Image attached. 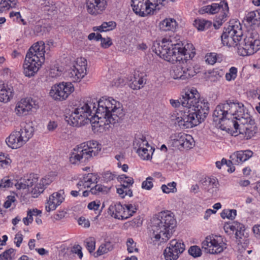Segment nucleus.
Returning <instances> with one entry per match:
<instances>
[{
  "instance_id": "1",
  "label": "nucleus",
  "mask_w": 260,
  "mask_h": 260,
  "mask_svg": "<svg viewBox=\"0 0 260 260\" xmlns=\"http://www.w3.org/2000/svg\"><path fill=\"white\" fill-rule=\"evenodd\" d=\"M170 103L173 107H179L181 105L184 108L171 116V120L182 129L199 125L205 120L209 111L208 102L200 98L199 93L194 87L185 89L182 92L180 100L171 99Z\"/></svg>"
},
{
  "instance_id": "2",
  "label": "nucleus",
  "mask_w": 260,
  "mask_h": 260,
  "mask_svg": "<svg viewBox=\"0 0 260 260\" xmlns=\"http://www.w3.org/2000/svg\"><path fill=\"white\" fill-rule=\"evenodd\" d=\"M249 114L243 103L237 100H229L225 103L218 105L213 114L214 121L218 122L223 130V125L228 120L239 121V118Z\"/></svg>"
},
{
  "instance_id": "3",
  "label": "nucleus",
  "mask_w": 260,
  "mask_h": 260,
  "mask_svg": "<svg viewBox=\"0 0 260 260\" xmlns=\"http://www.w3.org/2000/svg\"><path fill=\"white\" fill-rule=\"evenodd\" d=\"M175 39L164 38V59L174 63L184 59L190 60L195 55V48L191 43L182 44L176 43Z\"/></svg>"
},
{
  "instance_id": "4",
  "label": "nucleus",
  "mask_w": 260,
  "mask_h": 260,
  "mask_svg": "<svg viewBox=\"0 0 260 260\" xmlns=\"http://www.w3.org/2000/svg\"><path fill=\"white\" fill-rule=\"evenodd\" d=\"M96 110L98 119H105L109 123L119 122L124 116L125 113L119 102L112 98L102 97L98 103Z\"/></svg>"
},
{
  "instance_id": "5",
  "label": "nucleus",
  "mask_w": 260,
  "mask_h": 260,
  "mask_svg": "<svg viewBox=\"0 0 260 260\" xmlns=\"http://www.w3.org/2000/svg\"><path fill=\"white\" fill-rule=\"evenodd\" d=\"M223 125V131L239 132L246 139H249L254 136L257 131L254 120L249 114H246L245 117L239 118V121L228 120Z\"/></svg>"
},
{
  "instance_id": "6",
  "label": "nucleus",
  "mask_w": 260,
  "mask_h": 260,
  "mask_svg": "<svg viewBox=\"0 0 260 260\" xmlns=\"http://www.w3.org/2000/svg\"><path fill=\"white\" fill-rule=\"evenodd\" d=\"M101 149V146L95 141L81 144L73 149L70 154V161L72 164L85 163L98 155Z\"/></svg>"
},
{
  "instance_id": "7",
  "label": "nucleus",
  "mask_w": 260,
  "mask_h": 260,
  "mask_svg": "<svg viewBox=\"0 0 260 260\" xmlns=\"http://www.w3.org/2000/svg\"><path fill=\"white\" fill-rule=\"evenodd\" d=\"M199 12L200 14L218 13L214 23L216 28H219L229 17L228 4L225 1H221L219 4L213 3L210 5L204 6L199 10Z\"/></svg>"
},
{
  "instance_id": "8",
  "label": "nucleus",
  "mask_w": 260,
  "mask_h": 260,
  "mask_svg": "<svg viewBox=\"0 0 260 260\" xmlns=\"http://www.w3.org/2000/svg\"><path fill=\"white\" fill-rule=\"evenodd\" d=\"M260 49L259 35L256 31L248 32L238 47V54L243 56L251 55Z\"/></svg>"
},
{
  "instance_id": "9",
  "label": "nucleus",
  "mask_w": 260,
  "mask_h": 260,
  "mask_svg": "<svg viewBox=\"0 0 260 260\" xmlns=\"http://www.w3.org/2000/svg\"><path fill=\"white\" fill-rule=\"evenodd\" d=\"M131 6L136 14L144 17L160 10L162 7V2L158 0H131Z\"/></svg>"
},
{
  "instance_id": "10",
  "label": "nucleus",
  "mask_w": 260,
  "mask_h": 260,
  "mask_svg": "<svg viewBox=\"0 0 260 260\" xmlns=\"http://www.w3.org/2000/svg\"><path fill=\"white\" fill-rule=\"evenodd\" d=\"M32 136V127L27 125L19 131L13 132L6 139V142L12 149L22 147Z\"/></svg>"
},
{
  "instance_id": "11",
  "label": "nucleus",
  "mask_w": 260,
  "mask_h": 260,
  "mask_svg": "<svg viewBox=\"0 0 260 260\" xmlns=\"http://www.w3.org/2000/svg\"><path fill=\"white\" fill-rule=\"evenodd\" d=\"M243 36L240 23L236 22L225 28L221 36V41L224 45L229 47L239 46Z\"/></svg>"
},
{
  "instance_id": "12",
  "label": "nucleus",
  "mask_w": 260,
  "mask_h": 260,
  "mask_svg": "<svg viewBox=\"0 0 260 260\" xmlns=\"http://www.w3.org/2000/svg\"><path fill=\"white\" fill-rule=\"evenodd\" d=\"M169 146L179 150L190 149L194 146V141L191 136L184 133L172 134L168 140Z\"/></svg>"
},
{
  "instance_id": "13",
  "label": "nucleus",
  "mask_w": 260,
  "mask_h": 260,
  "mask_svg": "<svg viewBox=\"0 0 260 260\" xmlns=\"http://www.w3.org/2000/svg\"><path fill=\"white\" fill-rule=\"evenodd\" d=\"M176 63V64L172 66L170 72V75L173 79L184 80L194 75V71L189 66L190 60L183 59Z\"/></svg>"
},
{
  "instance_id": "14",
  "label": "nucleus",
  "mask_w": 260,
  "mask_h": 260,
  "mask_svg": "<svg viewBox=\"0 0 260 260\" xmlns=\"http://www.w3.org/2000/svg\"><path fill=\"white\" fill-rule=\"evenodd\" d=\"M38 179L34 175L30 176L27 178H21L15 184V186L18 189H24L31 187V193L32 197L37 198L44 191L43 184L38 182Z\"/></svg>"
},
{
  "instance_id": "15",
  "label": "nucleus",
  "mask_w": 260,
  "mask_h": 260,
  "mask_svg": "<svg viewBox=\"0 0 260 260\" xmlns=\"http://www.w3.org/2000/svg\"><path fill=\"white\" fill-rule=\"evenodd\" d=\"M82 110L81 109V110H79L75 109L71 114L66 116V121L74 126H80L88 123H95L96 122V116L88 115L87 114L82 112Z\"/></svg>"
},
{
  "instance_id": "16",
  "label": "nucleus",
  "mask_w": 260,
  "mask_h": 260,
  "mask_svg": "<svg viewBox=\"0 0 260 260\" xmlns=\"http://www.w3.org/2000/svg\"><path fill=\"white\" fill-rule=\"evenodd\" d=\"M74 90L71 82H61L53 85L50 91V96L55 100H65Z\"/></svg>"
},
{
  "instance_id": "17",
  "label": "nucleus",
  "mask_w": 260,
  "mask_h": 260,
  "mask_svg": "<svg viewBox=\"0 0 260 260\" xmlns=\"http://www.w3.org/2000/svg\"><path fill=\"white\" fill-rule=\"evenodd\" d=\"M202 247L211 254H218L226 248L225 244L221 236L211 235L206 238L202 242Z\"/></svg>"
},
{
  "instance_id": "18",
  "label": "nucleus",
  "mask_w": 260,
  "mask_h": 260,
  "mask_svg": "<svg viewBox=\"0 0 260 260\" xmlns=\"http://www.w3.org/2000/svg\"><path fill=\"white\" fill-rule=\"evenodd\" d=\"M86 60L78 58L76 64L66 72V76L72 82H78L86 74Z\"/></svg>"
},
{
  "instance_id": "19",
  "label": "nucleus",
  "mask_w": 260,
  "mask_h": 260,
  "mask_svg": "<svg viewBox=\"0 0 260 260\" xmlns=\"http://www.w3.org/2000/svg\"><path fill=\"white\" fill-rule=\"evenodd\" d=\"M184 244L176 239L172 240L165 250L164 256L166 260H176L185 250Z\"/></svg>"
},
{
  "instance_id": "20",
  "label": "nucleus",
  "mask_w": 260,
  "mask_h": 260,
  "mask_svg": "<svg viewBox=\"0 0 260 260\" xmlns=\"http://www.w3.org/2000/svg\"><path fill=\"white\" fill-rule=\"evenodd\" d=\"M109 0H85L87 13L96 17L102 15L108 7Z\"/></svg>"
},
{
  "instance_id": "21",
  "label": "nucleus",
  "mask_w": 260,
  "mask_h": 260,
  "mask_svg": "<svg viewBox=\"0 0 260 260\" xmlns=\"http://www.w3.org/2000/svg\"><path fill=\"white\" fill-rule=\"evenodd\" d=\"M44 62L42 57L38 59V57L26 54L23 63L24 74L29 77L34 76Z\"/></svg>"
},
{
  "instance_id": "22",
  "label": "nucleus",
  "mask_w": 260,
  "mask_h": 260,
  "mask_svg": "<svg viewBox=\"0 0 260 260\" xmlns=\"http://www.w3.org/2000/svg\"><path fill=\"white\" fill-rule=\"evenodd\" d=\"M176 224L174 214L170 211H164V242L172 236Z\"/></svg>"
},
{
  "instance_id": "23",
  "label": "nucleus",
  "mask_w": 260,
  "mask_h": 260,
  "mask_svg": "<svg viewBox=\"0 0 260 260\" xmlns=\"http://www.w3.org/2000/svg\"><path fill=\"white\" fill-rule=\"evenodd\" d=\"M39 108L38 103L30 98L22 99L16 104L15 112L19 116L26 115L32 109Z\"/></svg>"
},
{
  "instance_id": "24",
  "label": "nucleus",
  "mask_w": 260,
  "mask_h": 260,
  "mask_svg": "<svg viewBox=\"0 0 260 260\" xmlns=\"http://www.w3.org/2000/svg\"><path fill=\"white\" fill-rule=\"evenodd\" d=\"M161 213L162 212H160L158 214L155 215L151 220V230L152 231L151 239L154 244H160L158 242L160 239V234L162 232L161 230L162 227V222L161 221L162 216Z\"/></svg>"
},
{
  "instance_id": "25",
  "label": "nucleus",
  "mask_w": 260,
  "mask_h": 260,
  "mask_svg": "<svg viewBox=\"0 0 260 260\" xmlns=\"http://www.w3.org/2000/svg\"><path fill=\"white\" fill-rule=\"evenodd\" d=\"M253 155V152L249 150L237 151L230 156L229 165H238L246 161Z\"/></svg>"
},
{
  "instance_id": "26",
  "label": "nucleus",
  "mask_w": 260,
  "mask_h": 260,
  "mask_svg": "<svg viewBox=\"0 0 260 260\" xmlns=\"http://www.w3.org/2000/svg\"><path fill=\"white\" fill-rule=\"evenodd\" d=\"M60 190L59 192L53 193L47 200L46 203L45 209L47 212H50L56 209L64 200L62 196L63 192Z\"/></svg>"
},
{
  "instance_id": "27",
  "label": "nucleus",
  "mask_w": 260,
  "mask_h": 260,
  "mask_svg": "<svg viewBox=\"0 0 260 260\" xmlns=\"http://www.w3.org/2000/svg\"><path fill=\"white\" fill-rule=\"evenodd\" d=\"M178 25V24L174 18H168L164 19V38L167 37L168 39L174 40V32Z\"/></svg>"
},
{
  "instance_id": "28",
  "label": "nucleus",
  "mask_w": 260,
  "mask_h": 260,
  "mask_svg": "<svg viewBox=\"0 0 260 260\" xmlns=\"http://www.w3.org/2000/svg\"><path fill=\"white\" fill-rule=\"evenodd\" d=\"M203 188L212 195L216 194L219 188V183L215 177H204L201 180Z\"/></svg>"
},
{
  "instance_id": "29",
  "label": "nucleus",
  "mask_w": 260,
  "mask_h": 260,
  "mask_svg": "<svg viewBox=\"0 0 260 260\" xmlns=\"http://www.w3.org/2000/svg\"><path fill=\"white\" fill-rule=\"evenodd\" d=\"M96 100L90 99L80 103L76 109L79 110H81V109H82V111L87 114L88 115L95 116L97 109V108L96 109ZM96 117L98 118L97 116Z\"/></svg>"
},
{
  "instance_id": "30",
  "label": "nucleus",
  "mask_w": 260,
  "mask_h": 260,
  "mask_svg": "<svg viewBox=\"0 0 260 260\" xmlns=\"http://www.w3.org/2000/svg\"><path fill=\"white\" fill-rule=\"evenodd\" d=\"M45 43L42 41H39L35 43L28 50L27 54L30 56L38 57V59L43 58V61H45Z\"/></svg>"
},
{
  "instance_id": "31",
  "label": "nucleus",
  "mask_w": 260,
  "mask_h": 260,
  "mask_svg": "<svg viewBox=\"0 0 260 260\" xmlns=\"http://www.w3.org/2000/svg\"><path fill=\"white\" fill-rule=\"evenodd\" d=\"M13 87L9 86L0 81V102L7 103L13 96Z\"/></svg>"
},
{
  "instance_id": "32",
  "label": "nucleus",
  "mask_w": 260,
  "mask_h": 260,
  "mask_svg": "<svg viewBox=\"0 0 260 260\" xmlns=\"http://www.w3.org/2000/svg\"><path fill=\"white\" fill-rule=\"evenodd\" d=\"M224 230L226 233L229 232V230L233 232L236 231L235 237L236 239H238V238H239V239H242L243 236V232L245 229L243 224L237 221H234L225 224L224 226Z\"/></svg>"
},
{
  "instance_id": "33",
  "label": "nucleus",
  "mask_w": 260,
  "mask_h": 260,
  "mask_svg": "<svg viewBox=\"0 0 260 260\" xmlns=\"http://www.w3.org/2000/svg\"><path fill=\"white\" fill-rule=\"evenodd\" d=\"M125 205H122L120 203H116L114 205H111L109 210L112 216L118 219L123 220V217L124 216Z\"/></svg>"
},
{
  "instance_id": "34",
  "label": "nucleus",
  "mask_w": 260,
  "mask_h": 260,
  "mask_svg": "<svg viewBox=\"0 0 260 260\" xmlns=\"http://www.w3.org/2000/svg\"><path fill=\"white\" fill-rule=\"evenodd\" d=\"M146 79L142 75L140 76L136 73L134 75V77L131 79V83L129 86L134 90L140 89L142 88L146 83Z\"/></svg>"
},
{
  "instance_id": "35",
  "label": "nucleus",
  "mask_w": 260,
  "mask_h": 260,
  "mask_svg": "<svg viewBox=\"0 0 260 260\" xmlns=\"http://www.w3.org/2000/svg\"><path fill=\"white\" fill-rule=\"evenodd\" d=\"M149 147H151V146L149 144L146 138L143 136H141V137L136 138L134 141L133 147L136 151Z\"/></svg>"
},
{
  "instance_id": "36",
  "label": "nucleus",
  "mask_w": 260,
  "mask_h": 260,
  "mask_svg": "<svg viewBox=\"0 0 260 260\" xmlns=\"http://www.w3.org/2000/svg\"><path fill=\"white\" fill-rule=\"evenodd\" d=\"M247 22L250 25L260 23V12L257 11L249 12L246 16Z\"/></svg>"
},
{
  "instance_id": "37",
  "label": "nucleus",
  "mask_w": 260,
  "mask_h": 260,
  "mask_svg": "<svg viewBox=\"0 0 260 260\" xmlns=\"http://www.w3.org/2000/svg\"><path fill=\"white\" fill-rule=\"evenodd\" d=\"M113 248V244L109 241H106L100 245L96 253H94V256L97 257L107 253V252L112 251Z\"/></svg>"
},
{
  "instance_id": "38",
  "label": "nucleus",
  "mask_w": 260,
  "mask_h": 260,
  "mask_svg": "<svg viewBox=\"0 0 260 260\" xmlns=\"http://www.w3.org/2000/svg\"><path fill=\"white\" fill-rule=\"evenodd\" d=\"M154 151V149L151 146L138 150L136 152L142 159L149 160L151 158Z\"/></svg>"
},
{
  "instance_id": "39",
  "label": "nucleus",
  "mask_w": 260,
  "mask_h": 260,
  "mask_svg": "<svg viewBox=\"0 0 260 260\" xmlns=\"http://www.w3.org/2000/svg\"><path fill=\"white\" fill-rule=\"evenodd\" d=\"M211 22L205 19H197L194 21V26L200 31L208 29L211 25Z\"/></svg>"
},
{
  "instance_id": "40",
  "label": "nucleus",
  "mask_w": 260,
  "mask_h": 260,
  "mask_svg": "<svg viewBox=\"0 0 260 260\" xmlns=\"http://www.w3.org/2000/svg\"><path fill=\"white\" fill-rule=\"evenodd\" d=\"M138 209V206L132 204L125 205L124 213V216L123 217V220L127 219L132 216Z\"/></svg>"
},
{
  "instance_id": "41",
  "label": "nucleus",
  "mask_w": 260,
  "mask_h": 260,
  "mask_svg": "<svg viewBox=\"0 0 260 260\" xmlns=\"http://www.w3.org/2000/svg\"><path fill=\"white\" fill-rule=\"evenodd\" d=\"M237 215V211L235 209H227L224 210L221 213V217L223 219H225V218L234 219Z\"/></svg>"
},
{
  "instance_id": "42",
  "label": "nucleus",
  "mask_w": 260,
  "mask_h": 260,
  "mask_svg": "<svg viewBox=\"0 0 260 260\" xmlns=\"http://www.w3.org/2000/svg\"><path fill=\"white\" fill-rule=\"evenodd\" d=\"M126 246L128 253L139 252V249L137 247V243L134 242L132 238H128L127 240Z\"/></svg>"
},
{
  "instance_id": "43",
  "label": "nucleus",
  "mask_w": 260,
  "mask_h": 260,
  "mask_svg": "<svg viewBox=\"0 0 260 260\" xmlns=\"http://www.w3.org/2000/svg\"><path fill=\"white\" fill-rule=\"evenodd\" d=\"M238 70L235 67H231L225 74V78L228 81L234 80L237 76Z\"/></svg>"
},
{
  "instance_id": "44",
  "label": "nucleus",
  "mask_w": 260,
  "mask_h": 260,
  "mask_svg": "<svg viewBox=\"0 0 260 260\" xmlns=\"http://www.w3.org/2000/svg\"><path fill=\"white\" fill-rule=\"evenodd\" d=\"M16 199L15 196H8L7 197L6 201L4 203V207L8 208L11 207L14 208L16 206Z\"/></svg>"
},
{
  "instance_id": "45",
  "label": "nucleus",
  "mask_w": 260,
  "mask_h": 260,
  "mask_svg": "<svg viewBox=\"0 0 260 260\" xmlns=\"http://www.w3.org/2000/svg\"><path fill=\"white\" fill-rule=\"evenodd\" d=\"M177 191L176 183L172 182L168 184H164V193H169L170 192H176Z\"/></svg>"
},
{
  "instance_id": "46",
  "label": "nucleus",
  "mask_w": 260,
  "mask_h": 260,
  "mask_svg": "<svg viewBox=\"0 0 260 260\" xmlns=\"http://www.w3.org/2000/svg\"><path fill=\"white\" fill-rule=\"evenodd\" d=\"M237 243L238 244L237 248L238 251L240 253H243L245 252L246 250V247L247 244V240L243 239H239L238 238V239H237Z\"/></svg>"
},
{
  "instance_id": "47",
  "label": "nucleus",
  "mask_w": 260,
  "mask_h": 260,
  "mask_svg": "<svg viewBox=\"0 0 260 260\" xmlns=\"http://www.w3.org/2000/svg\"><path fill=\"white\" fill-rule=\"evenodd\" d=\"M116 27V23L113 21L104 22L102 24V29L104 31H110L114 29Z\"/></svg>"
},
{
  "instance_id": "48",
  "label": "nucleus",
  "mask_w": 260,
  "mask_h": 260,
  "mask_svg": "<svg viewBox=\"0 0 260 260\" xmlns=\"http://www.w3.org/2000/svg\"><path fill=\"white\" fill-rule=\"evenodd\" d=\"M108 190V188L107 187L101 184H97L94 187L91 188L90 191L92 194H97L100 192H107Z\"/></svg>"
},
{
  "instance_id": "49",
  "label": "nucleus",
  "mask_w": 260,
  "mask_h": 260,
  "mask_svg": "<svg viewBox=\"0 0 260 260\" xmlns=\"http://www.w3.org/2000/svg\"><path fill=\"white\" fill-rule=\"evenodd\" d=\"M17 181H15L14 183L13 180L10 179L8 177H5L1 180L0 183V188H7L12 186V185L15 184Z\"/></svg>"
},
{
  "instance_id": "50",
  "label": "nucleus",
  "mask_w": 260,
  "mask_h": 260,
  "mask_svg": "<svg viewBox=\"0 0 260 260\" xmlns=\"http://www.w3.org/2000/svg\"><path fill=\"white\" fill-rule=\"evenodd\" d=\"M188 253L194 257L200 256L202 254L201 249L197 246H191L188 249Z\"/></svg>"
},
{
  "instance_id": "51",
  "label": "nucleus",
  "mask_w": 260,
  "mask_h": 260,
  "mask_svg": "<svg viewBox=\"0 0 260 260\" xmlns=\"http://www.w3.org/2000/svg\"><path fill=\"white\" fill-rule=\"evenodd\" d=\"M152 51L160 58H161V52L162 50V46L160 45V42L156 41L154 42L152 46Z\"/></svg>"
},
{
  "instance_id": "52",
  "label": "nucleus",
  "mask_w": 260,
  "mask_h": 260,
  "mask_svg": "<svg viewBox=\"0 0 260 260\" xmlns=\"http://www.w3.org/2000/svg\"><path fill=\"white\" fill-rule=\"evenodd\" d=\"M86 247L90 253L93 252L95 249V241L93 238H89L85 242Z\"/></svg>"
},
{
  "instance_id": "53",
  "label": "nucleus",
  "mask_w": 260,
  "mask_h": 260,
  "mask_svg": "<svg viewBox=\"0 0 260 260\" xmlns=\"http://www.w3.org/2000/svg\"><path fill=\"white\" fill-rule=\"evenodd\" d=\"M153 180L152 177H148L146 178V180L144 181L142 183V188L146 190H150L153 186L152 181Z\"/></svg>"
},
{
  "instance_id": "54",
  "label": "nucleus",
  "mask_w": 260,
  "mask_h": 260,
  "mask_svg": "<svg viewBox=\"0 0 260 260\" xmlns=\"http://www.w3.org/2000/svg\"><path fill=\"white\" fill-rule=\"evenodd\" d=\"M11 162L10 158L5 157L3 154L0 153V167L6 168L10 166Z\"/></svg>"
},
{
  "instance_id": "55",
  "label": "nucleus",
  "mask_w": 260,
  "mask_h": 260,
  "mask_svg": "<svg viewBox=\"0 0 260 260\" xmlns=\"http://www.w3.org/2000/svg\"><path fill=\"white\" fill-rule=\"evenodd\" d=\"M79 191L83 190L86 188L90 187V185L88 181H86V179L84 176L80 179L79 182L77 184Z\"/></svg>"
},
{
  "instance_id": "56",
  "label": "nucleus",
  "mask_w": 260,
  "mask_h": 260,
  "mask_svg": "<svg viewBox=\"0 0 260 260\" xmlns=\"http://www.w3.org/2000/svg\"><path fill=\"white\" fill-rule=\"evenodd\" d=\"M61 69H60L58 66H54L53 67H52L50 69L49 75L51 77L55 78L60 76L61 74Z\"/></svg>"
},
{
  "instance_id": "57",
  "label": "nucleus",
  "mask_w": 260,
  "mask_h": 260,
  "mask_svg": "<svg viewBox=\"0 0 260 260\" xmlns=\"http://www.w3.org/2000/svg\"><path fill=\"white\" fill-rule=\"evenodd\" d=\"M101 204L100 202L93 201L89 203L88 205V208L90 210H93L94 211H98V215L101 214L102 209H99Z\"/></svg>"
},
{
  "instance_id": "58",
  "label": "nucleus",
  "mask_w": 260,
  "mask_h": 260,
  "mask_svg": "<svg viewBox=\"0 0 260 260\" xmlns=\"http://www.w3.org/2000/svg\"><path fill=\"white\" fill-rule=\"evenodd\" d=\"M217 60V54L215 53H211L206 56V61L210 64H214Z\"/></svg>"
},
{
  "instance_id": "59",
  "label": "nucleus",
  "mask_w": 260,
  "mask_h": 260,
  "mask_svg": "<svg viewBox=\"0 0 260 260\" xmlns=\"http://www.w3.org/2000/svg\"><path fill=\"white\" fill-rule=\"evenodd\" d=\"M84 176L86 178V181H88L90 185L92 184L96 183L98 182V177L95 174L89 173Z\"/></svg>"
},
{
  "instance_id": "60",
  "label": "nucleus",
  "mask_w": 260,
  "mask_h": 260,
  "mask_svg": "<svg viewBox=\"0 0 260 260\" xmlns=\"http://www.w3.org/2000/svg\"><path fill=\"white\" fill-rule=\"evenodd\" d=\"M100 41L101 42V46L104 48H108L112 44L111 39L110 38H104L102 37Z\"/></svg>"
},
{
  "instance_id": "61",
  "label": "nucleus",
  "mask_w": 260,
  "mask_h": 260,
  "mask_svg": "<svg viewBox=\"0 0 260 260\" xmlns=\"http://www.w3.org/2000/svg\"><path fill=\"white\" fill-rule=\"evenodd\" d=\"M14 249L10 248L3 252V257L5 259V260H12V255H14Z\"/></svg>"
},
{
  "instance_id": "62",
  "label": "nucleus",
  "mask_w": 260,
  "mask_h": 260,
  "mask_svg": "<svg viewBox=\"0 0 260 260\" xmlns=\"http://www.w3.org/2000/svg\"><path fill=\"white\" fill-rule=\"evenodd\" d=\"M33 214L34 213L31 212V210H28L27 211V217H26L23 219V221L25 225H27L30 223L32 222V221L33 220V218H32V214Z\"/></svg>"
},
{
  "instance_id": "63",
  "label": "nucleus",
  "mask_w": 260,
  "mask_h": 260,
  "mask_svg": "<svg viewBox=\"0 0 260 260\" xmlns=\"http://www.w3.org/2000/svg\"><path fill=\"white\" fill-rule=\"evenodd\" d=\"M121 178L123 180V184L125 185V186H129L132 185L134 183V180L133 178L131 177H127L125 175H122Z\"/></svg>"
},
{
  "instance_id": "64",
  "label": "nucleus",
  "mask_w": 260,
  "mask_h": 260,
  "mask_svg": "<svg viewBox=\"0 0 260 260\" xmlns=\"http://www.w3.org/2000/svg\"><path fill=\"white\" fill-rule=\"evenodd\" d=\"M78 221L79 224L83 226L84 228H88L90 226L89 221L84 217H80Z\"/></svg>"
}]
</instances>
